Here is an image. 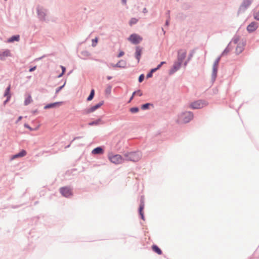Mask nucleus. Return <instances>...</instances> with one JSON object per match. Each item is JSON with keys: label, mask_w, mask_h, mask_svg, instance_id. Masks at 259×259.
I'll return each instance as SVG.
<instances>
[{"label": "nucleus", "mask_w": 259, "mask_h": 259, "mask_svg": "<svg viewBox=\"0 0 259 259\" xmlns=\"http://www.w3.org/2000/svg\"><path fill=\"white\" fill-rule=\"evenodd\" d=\"M124 160L133 162L138 161L142 157V153L140 151L127 152L124 153Z\"/></svg>", "instance_id": "obj_1"}, {"label": "nucleus", "mask_w": 259, "mask_h": 259, "mask_svg": "<svg viewBox=\"0 0 259 259\" xmlns=\"http://www.w3.org/2000/svg\"><path fill=\"white\" fill-rule=\"evenodd\" d=\"M108 158L109 161L115 164H119L124 162V158L119 154H114L112 152H109Z\"/></svg>", "instance_id": "obj_2"}, {"label": "nucleus", "mask_w": 259, "mask_h": 259, "mask_svg": "<svg viewBox=\"0 0 259 259\" xmlns=\"http://www.w3.org/2000/svg\"><path fill=\"white\" fill-rule=\"evenodd\" d=\"M222 57V56H221V55L218 56L213 62L211 78V81L212 83H213L215 81V79L217 78L218 72L219 65Z\"/></svg>", "instance_id": "obj_3"}, {"label": "nucleus", "mask_w": 259, "mask_h": 259, "mask_svg": "<svg viewBox=\"0 0 259 259\" xmlns=\"http://www.w3.org/2000/svg\"><path fill=\"white\" fill-rule=\"evenodd\" d=\"M104 104V101L102 100L100 101L99 103L96 104L95 105L92 106L89 108H85L82 110L80 112L82 115H88L91 113H92L100 108L102 105Z\"/></svg>", "instance_id": "obj_4"}, {"label": "nucleus", "mask_w": 259, "mask_h": 259, "mask_svg": "<svg viewBox=\"0 0 259 259\" xmlns=\"http://www.w3.org/2000/svg\"><path fill=\"white\" fill-rule=\"evenodd\" d=\"M59 192L61 195L65 198H70L73 195L72 189L69 186L61 187L59 189Z\"/></svg>", "instance_id": "obj_5"}, {"label": "nucleus", "mask_w": 259, "mask_h": 259, "mask_svg": "<svg viewBox=\"0 0 259 259\" xmlns=\"http://www.w3.org/2000/svg\"><path fill=\"white\" fill-rule=\"evenodd\" d=\"M194 117V114L191 111H185L181 113L180 118L182 119L184 123L189 122Z\"/></svg>", "instance_id": "obj_6"}, {"label": "nucleus", "mask_w": 259, "mask_h": 259, "mask_svg": "<svg viewBox=\"0 0 259 259\" xmlns=\"http://www.w3.org/2000/svg\"><path fill=\"white\" fill-rule=\"evenodd\" d=\"M145 206V198L143 195L141 196L140 200V204L138 208V213L140 218L144 221L145 220L144 209Z\"/></svg>", "instance_id": "obj_7"}, {"label": "nucleus", "mask_w": 259, "mask_h": 259, "mask_svg": "<svg viewBox=\"0 0 259 259\" xmlns=\"http://www.w3.org/2000/svg\"><path fill=\"white\" fill-rule=\"evenodd\" d=\"M127 40L133 45H138L143 40V37L137 33H132L127 38Z\"/></svg>", "instance_id": "obj_8"}, {"label": "nucleus", "mask_w": 259, "mask_h": 259, "mask_svg": "<svg viewBox=\"0 0 259 259\" xmlns=\"http://www.w3.org/2000/svg\"><path fill=\"white\" fill-rule=\"evenodd\" d=\"M252 2L253 0H243L238 10V14L244 13Z\"/></svg>", "instance_id": "obj_9"}, {"label": "nucleus", "mask_w": 259, "mask_h": 259, "mask_svg": "<svg viewBox=\"0 0 259 259\" xmlns=\"http://www.w3.org/2000/svg\"><path fill=\"white\" fill-rule=\"evenodd\" d=\"M36 11L38 19L42 21H46L47 10L42 7L37 6Z\"/></svg>", "instance_id": "obj_10"}, {"label": "nucleus", "mask_w": 259, "mask_h": 259, "mask_svg": "<svg viewBox=\"0 0 259 259\" xmlns=\"http://www.w3.org/2000/svg\"><path fill=\"white\" fill-rule=\"evenodd\" d=\"M205 101L202 100H198L192 102L190 104V108L192 109H199L203 108Z\"/></svg>", "instance_id": "obj_11"}, {"label": "nucleus", "mask_w": 259, "mask_h": 259, "mask_svg": "<svg viewBox=\"0 0 259 259\" xmlns=\"http://www.w3.org/2000/svg\"><path fill=\"white\" fill-rule=\"evenodd\" d=\"M182 63L178 61H175L172 67L168 71L169 75H171L177 72L181 67Z\"/></svg>", "instance_id": "obj_12"}, {"label": "nucleus", "mask_w": 259, "mask_h": 259, "mask_svg": "<svg viewBox=\"0 0 259 259\" xmlns=\"http://www.w3.org/2000/svg\"><path fill=\"white\" fill-rule=\"evenodd\" d=\"M64 103L63 101H58L47 104L44 107L45 110L55 108L62 105Z\"/></svg>", "instance_id": "obj_13"}, {"label": "nucleus", "mask_w": 259, "mask_h": 259, "mask_svg": "<svg viewBox=\"0 0 259 259\" xmlns=\"http://www.w3.org/2000/svg\"><path fill=\"white\" fill-rule=\"evenodd\" d=\"M143 47L138 46L136 47V51L134 54V57L136 59V60L138 61V63H139L140 60L141 59L142 54V51H143Z\"/></svg>", "instance_id": "obj_14"}, {"label": "nucleus", "mask_w": 259, "mask_h": 259, "mask_svg": "<svg viewBox=\"0 0 259 259\" xmlns=\"http://www.w3.org/2000/svg\"><path fill=\"white\" fill-rule=\"evenodd\" d=\"M187 55V52L186 50L183 51L182 49H180L178 51L177 59L179 62L183 63L184 60L185 59Z\"/></svg>", "instance_id": "obj_15"}, {"label": "nucleus", "mask_w": 259, "mask_h": 259, "mask_svg": "<svg viewBox=\"0 0 259 259\" xmlns=\"http://www.w3.org/2000/svg\"><path fill=\"white\" fill-rule=\"evenodd\" d=\"M105 152V146H98L95 148H94L91 154L93 155H102L104 154Z\"/></svg>", "instance_id": "obj_16"}, {"label": "nucleus", "mask_w": 259, "mask_h": 259, "mask_svg": "<svg viewBox=\"0 0 259 259\" xmlns=\"http://www.w3.org/2000/svg\"><path fill=\"white\" fill-rule=\"evenodd\" d=\"M258 28L257 22L252 21L249 23L246 27V30L249 33H251L255 31Z\"/></svg>", "instance_id": "obj_17"}, {"label": "nucleus", "mask_w": 259, "mask_h": 259, "mask_svg": "<svg viewBox=\"0 0 259 259\" xmlns=\"http://www.w3.org/2000/svg\"><path fill=\"white\" fill-rule=\"evenodd\" d=\"M11 56L12 54L9 49H5L3 52L0 51V60L2 61H5L6 60V57Z\"/></svg>", "instance_id": "obj_18"}, {"label": "nucleus", "mask_w": 259, "mask_h": 259, "mask_svg": "<svg viewBox=\"0 0 259 259\" xmlns=\"http://www.w3.org/2000/svg\"><path fill=\"white\" fill-rule=\"evenodd\" d=\"M27 154V152L25 149H21L19 152L12 155L11 160H14L17 158L23 157Z\"/></svg>", "instance_id": "obj_19"}, {"label": "nucleus", "mask_w": 259, "mask_h": 259, "mask_svg": "<svg viewBox=\"0 0 259 259\" xmlns=\"http://www.w3.org/2000/svg\"><path fill=\"white\" fill-rule=\"evenodd\" d=\"M127 63L126 61L123 60H119L117 63L114 65V68H125L126 67Z\"/></svg>", "instance_id": "obj_20"}, {"label": "nucleus", "mask_w": 259, "mask_h": 259, "mask_svg": "<svg viewBox=\"0 0 259 259\" xmlns=\"http://www.w3.org/2000/svg\"><path fill=\"white\" fill-rule=\"evenodd\" d=\"M104 122L102 120V118L100 117L96 120L90 121L88 123V125L90 126L99 125L101 124H104Z\"/></svg>", "instance_id": "obj_21"}, {"label": "nucleus", "mask_w": 259, "mask_h": 259, "mask_svg": "<svg viewBox=\"0 0 259 259\" xmlns=\"http://www.w3.org/2000/svg\"><path fill=\"white\" fill-rule=\"evenodd\" d=\"M20 35H19V34L13 35L12 36H11L8 39L7 42H9V43H12L15 41L17 42L20 40Z\"/></svg>", "instance_id": "obj_22"}, {"label": "nucleus", "mask_w": 259, "mask_h": 259, "mask_svg": "<svg viewBox=\"0 0 259 259\" xmlns=\"http://www.w3.org/2000/svg\"><path fill=\"white\" fill-rule=\"evenodd\" d=\"M11 84H9V85L6 88L4 94V97H6V98H11L12 97V94L11 92Z\"/></svg>", "instance_id": "obj_23"}, {"label": "nucleus", "mask_w": 259, "mask_h": 259, "mask_svg": "<svg viewBox=\"0 0 259 259\" xmlns=\"http://www.w3.org/2000/svg\"><path fill=\"white\" fill-rule=\"evenodd\" d=\"M151 248L152 250L156 253L158 255H161L162 254V250L159 248V247L156 244H153L151 246Z\"/></svg>", "instance_id": "obj_24"}, {"label": "nucleus", "mask_w": 259, "mask_h": 259, "mask_svg": "<svg viewBox=\"0 0 259 259\" xmlns=\"http://www.w3.org/2000/svg\"><path fill=\"white\" fill-rule=\"evenodd\" d=\"M136 93H139V96L141 97L143 95V93L141 91V90H136V91H135L131 97L130 98L128 101H127V103H130V102H131V101L133 100L134 98V96L136 95Z\"/></svg>", "instance_id": "obj_25"}, {"label": "nucleus", "mask_w": 259, "mask_h": 259, "mask_svg": "<svg viewBox=\"0 0 259 259\" xmlns=\"http://www.w3.org/2000/svg\"><path fill=\"white\" fill-rule=\"evenodd\" d=\"M150 106H153V104L151 103H146L141 105V108L143 110H147L150 109Z\"/></svg>", "instance_id": "obj_26"}, {"label": "nucleus", "mask_w": 259, "mask_h": 259, "mask_svg": "<svg viewBox=\"0 0 259 259\" xmlns=\"http://www.w3.org/2000/svg\"><path fill=\"white\" fill-rule=\"evenodd\" d=\"M244 49V48L241 45V44H238L235 49V53L239 55L243 52Z\"/></svg>", "instance_id": "obj_27"}, {"label": "nucleus", "mask_w": 259, "mask_h": 259, "mask_svg": "<svg viewBox=\"0 0 259 259\" xmlns=\"http://www.w3.org/2000/svg\"><path fill=\"white\" fill-rule=\"evenodd\" d=\"M156 71H157V69H156L155 67L150 69L146 75V79L152 77L153 73Z\"/></svg>", "instance_id": "obj_28"}, {"label": "nucleus", "mask_w": 259, "mask_h": 259, "mask_svg": "<svg viewBox=\"0 0 259 259\" xmlns=\"http://www.w3.org/2000/svg\"><path fill=\"white\" fill-rule=\"evenodd\" d=\"M95 95V91L94 89H92L90 91L89 95L88 96V97L87 98V101L88 102L92 101L93 99V98H94Z\"/></svg>", "instance_id": "obj_29"}, {"label": "nucleus", "mask_w": 259, "mask_h": 259, "mask_svg": "<svg viewBox=\"0 0 259 259\" xmlns=\"http://www.w3.org/2000/svg\"><path fill=\"white\" fill-rule=\"evenodd\" d=\"M33 101L31 95L29 94L28 96L25 98L24 102L25 106H27Z\"/></svg>", "instance_id": "obj_30"}, {"label": "nucleus", "mask_w": 259, "mask_h": 259, "mask_svg": "<svg viewBox=\"0 0 259 259\" xmlns=\"http://www.w3.org/2000/svg\"><path fill=\"white\" fill-rule=\"evenodd\" d=\"M231 41H230L228 45L227 46V47H226V48L224 50V51L222 52V53L221 54V56H224L226 55L228 53H229L230 50H231V49L229 48L230 47V45L231 44Z\"/></svg>", "instance_id": "obj_31"}, {"label": "nucleus", "mask_w": 259, "mask_h": 259, "mask_svg": "<svg viewBox=\"0 0 259 259\" xmlns=\"http://www.w3.org/2000/svg\"><path fill=\"white\" fill-rule=\"evenodd\" d=\"M24 127L28 129L30 131L32 132V131H35L37 130L39 127V125H37L35 127L33 128V127H31L29 124H28L27 123H25L24 124Z\"/></svg>", "instance_id": "obj_32"}, {"label": "nucleus", "mask_w": 259, "mask_h": 259, "mask_svg": "<svg viewBox=\"0 0 259 259\" xmlns=\"http://www.w3.org/2000/svg\"><path fill=\"white\" fill-rule=\"evenodd\" d=\"M112 85L109 84H108L107 85V87L105 89V94L106 95H109L111 94V90H112Z\"/></svg>", "instance_id": "obj_33"}, {"label": "nucleus", "mask_w": 259, "mask_h": 259, "mask_svg": "<svg viewBox=\"0 0 259 259\" xmlns=\"http://www.w3.org/2000/svg\"><path fill=\"white\" fill-rule=\"evenodd\" d=\"M129 110L131 113L135 114L139 111V108L138 106H134L130 108Z\"/></svg>", "instance_id": "obj_34"}, {"label": "nucleus", "mask_w": 259, "mask_h": 259, "mask_svg": "<svg viewBox=\"0 0 259 259\" xmlns=\"http://www.w3.org/2000/svg\"><path fill=\"white\" fill-rule=\"evenodd\" d=\"M66 83V80H65L63 85L58 87L55 91V94H58L65 87Z\"/></svg>", "instance_id": "obj_35"}, {"label": "nucleus", "mask_w": 259, "mask_h": 259, "mask_svg": "<svg viewBox=\"0 0 259 259\" xmlns=\"http://www.w3.org/2000/svg\"><path fill=\"white\" fill-rule=\"evenodd\" d=\"M138 21V19L136 18H132L129 21V25L132 26L136 24Z\"/></svg>", "instance_id": "obj_36"}, {"label": "nucleus", "mask_w": 259, "mask_h": 259, "mask_svg": "<svg viewBox=\"0 0 259 259\" xmlns=\"http://www.w3.org/2000/svg\"><path fill=\"white\" fill-rule=\"evenodd\" d=\"M240 39V36L238 35L235 34L233 38L232 39V41L235 44H238V42Z\"/></svg>", "instance_id": "obj_37"}, {"label": "nucleus", "mask_w": 259, "mask_h": 259, "mask_svg": "<svg viewBox=\"0 0 259 259\" xmlns=\"http://www.w3.org/2000/svg\"><path fill=\"white\" fill-rule=\"evenodd\" d=\"M81 54L84 57H88L91 55V53L87 50L81 51Z\"/></svg>", "instance_id": "obj_38"}, {"label": "nucleus", "mask_w": 259, "mask_h": 259, "mask_svg": "<svg viewBox=\"0 0 259 259\" xmlns=\"http://www.w3.org/2000/svg\"><path fill=\"white\" fill-rule=\"evenodd\" d=\"M98 42V38L97 37H95L92 40V46L95 47L97 46Z\"/></svg>", "instance_id": "obj_39"}, {"label": "nucleus", "mask_w": 259, "mask_h": 259, "mask_svg": "<svg viewBox=\"0 0 259 259\" xmlns=\"http://www.w3.org/2000/svg\"><path fill=\"white\" fill-rule=\"evenodd\" d=\"M145 77V76L144 75V74L142 73V74H141L139 76V77H138V81L139 83H141L143 81V80H144V78Z\"/></svg>", "instance_id": "obj_40"}, {"label": "nucleus", "mask_w": 259, "mask_h": 259, "mask_svg": "<svg viewBox=\"0 0 259 259\" xmlns=\"http://www.w3.org/2000/svg\"><path fill=\"white\" fill-rule=\"evenodd\" d=\"M195 53V50L193 49V50H192L189 53V55L188 56V58H187V59H188V61H190L192 57H193L194 54Z\"/></svg>", "instance_id": "obj_41"}, {"label": "nucleus", "mask_w": 259, "mask_h": 259, "mask_svg": "<svg viewBox=\"0 0 259 259\" xmlns=\"http://www.w3.org/2000/svg\"><path fill=\"white\" fill-rule=\"evenodd\" d=\"M166 61H161L159 64H158L155 68L157 69V71L159 70L163 65L166 64Z\"/></svg>", "instance_id": "obj_42"}, {"label": "nucleus", "mask_w": 259, "mask_h": 259, "mask_svg": "<svg viewBox=\"0 0 259 259\" xmlns=\"http://www.w3.org/2000/svg\"><path fill=\"white\" fill-rule=\"evenodd\" d=\"M183 9L187 10L191 8V5L189 3H185L183 6Z\"/></svg>", "instance_id": "obj_43"}, {"label": "nucleus", "mask_w": 259, "mask_h": 259, "mask_svg": "<svg viewBox=\"0 0 259 259\" xmlns=\"http://www.w3.org/2000/svg\"><path fill=\"white\" fill-rule=\"evenodd\" d=\"M253 18L255 20L259 21V12H255L253 14Z\"/></svg>", "instance_id": "obj_44"}, {"label": "nucleus", "mask_w": 259, "mask_h": 259, "mask_svg": "<svg viewBox=\"0 0 259 259\" xmlns=\"http://www.w3.org/2000/svg\"><path fill=\"white\" fill-rule=\"evenodd\" d=\"M239 44H241V45L244 48V47L246 45V40L245 39H242L241 41Z\"/></svg>", "instance_id": "obj_45"}, {"label": "nucleus", "mask_w": 259, "mask_h": 259, "mask_svg": "<svg viewBox=\"0 0 259 259\" xmlns=\"http://www.w3.org/2000/svg\"><path fill=\"white\" fill-rule=\"evenodd\" d=\"M124 55V52H123V51H119V52H118V54L117 55V58H120L122 56H123V55Z\"/></svg>", "instance_id": "obj_46"}, {"label": "nucleus", "mask_w": 259, "mask_h": 259, "mask_svg": "<svg viewBox=\"0 0 259 259\" xmlns=\"http://www.w3.org/2000/svg\"><path fill=\"white\" fill-rule=\"evenodd\" d=\"M36 69V66H30L29 68V72H33L35 71Z\"/></svg>", "instance_id": "obj_47"}, {"label": "nucleus", "mask_w": 259, "mask_h": 259, "mask_svg": "<svg viewBox=\"0 0 259 259\" xmlns=\"http://www.w3.org/2000/svg\"><path fill=\"white\" fill-rule=\"evenodd\" d=\"M60 68L61 69V72L64 73H65L66 71V68L65 66H63V65H60Z\"/></svg>", "instance_id": "obj_48"}, {"label": "nucleus", "mask_w": 259, "mask_h": 259, "mask_svg": "<svg viewBox=\"0 0 259 259\" xmlns=\"http://www.w3.org/2000/svg\"><path fill=\"white\" fill-rule=\"evenodd\" d=\"M23 118V116H19L17 119L16 120V121H15V123L17 124L18 123L20 120H22V119Z\"/></svg>", "instance_id": "obj_49"}, {"label": "nucleus", "mask_w": 259, "mask_h": 259, "mask_svg": "<svg viewBox=\"0 0 259 259\" xmlns=\"http://www.w3.org/2000/svg\"><path fill=\"white\" fill-rule=\"evenodd\" d=\"M170 19H169V18H167L165 22V25L166 26H169V22H170Z\"/></svg>", "instance_id": "obj_50"}, {"label": "nucleus", "mask_w": 259, "mask_h": 259, "mask_svg": "<svg viewBox=\"0 0 259 259\" xmlns=\"http://www.w3.org/2000/svg\"><path fill=\"white\" fill-rule=\"evenodd\" d=\"M170 10H167L166 12V17H167V18H169V19H170Z\"/></svg>", "instance_id": "obj_51"}, {"label": "nucleus", "mask_w": 259, "mask_h": 259, "mask_svg": "<svg viewBox=\"0 0 259 259\" xmlns=\"http://www.w3.org/2000/svg\"><path fill=\"white\" fill-rule=\"evenodd\" d=\"M10 100L11 99L10 98H6V99L3 102L4 105H5L8 102H9L10 101Z\"/></svg>", "instance_id": "obj_52"}, {"label": "nucleus", "mask_w": 259, "mask_h": 259, "mask_svg": "<svg viewBox=\"0 0 259 259\" xmlns=\"http://www.w3.org/2000/svg\"><path fill=\"white\" fill-rule=\"evenodd\" d=\"M121 2L122 5L125 6L126 5L127 0H121Z\"/></svg>", "instance_id": "obj_53"}, {"label": "nucleus", "mask_w": 259, "mask_h": 259, "mask_svg": "<svg viewBox=\"0 0 259 259\" xmlns=\"http://www.w3.org/2000/svg\"><path fill=\"white\" fill-rule=\"evenodd\" d=\"M65 73H63V72H61L60 73H59V74L57 76V77L58 78H60L62 76H63L64 75Z\"/></svg>", "instance_id": "obj_54"}, {"label": "nucleus", "mask_w": 259, "mask_h": 259, "mask_svg": "<svg viewBox=\"0 0 259 259\" xmlns=\"http://www.w3.org/2000/svg\"><path fill=\"white\" fill-rule=\"evenodd\" d=\"M82 137H74L73 140L71 141V143H72L73 141L76 140V139H80Z\"/></svg>", "instance_id": "obj_55"}, {"label": "nucleus", "mask_w": 259, "mask_h": 259, "mask_svg": "<svg viewBox=\"0 0 259 259\" xmlns=\"http://www.w3.org/2000/svg\"><path fill=\"white\" fill-rule=\"evenodd\" d=\"M37 112H38V111H37V109H35V110H34L32 111V114H33V115L36 114Z\"/></svg>", "instance_id": "obj_56"}, {"label": "nucleus", "mask_w": 259, "mask_h": 259, "mask_svg": "<svg viewBox=\"0 0 259 259\" xmlns=\"http://www.w3.org/2000/svg\"><path fill=\"white\" fill-rule=\"evenodd\" d=\"M20 205H12L11 207L13 209H16L20 207Z\"/></svg>", "instance_id": "obj_57"}, {"label": "nucleus", "mask_w": 259, "mask_h": 259, "mask_svg": "<svg viewBox=\"0 0 259 259\" xmlns=\"http://www.w3.org/2000/svg\"><path fill=\"white\" fill-rule=\"evenodd\" d=\"M113 78V77L112 76H107V79L108 80H110L112 78Z\"/></svg>", "instance_id": "obj_58"}, {"label": "nucleus", "mask_w": 259, "mask_h": 259, "mask_svg": "<svg viewBox=\"0 0 259 259\" xmlns=\"http://www.w3.org/2000/svg\"><path fill=\"white\" fill-rule=\"evenodd\" d=\"M46 56V55H44L42 56L41 57L38 58L36 60H40V59L44 58V57H45Z\"/></svg>", "instance_id": "obj_59"}, {"label": "nucleus", "mask_w": 259, "mask_h": 259, "mask_svg": "<svg viewBox=\"0 0 259 259\" xmlns=\"http://www.w3.org/2000/svg\"><path fill=\"white\" fill-rule=\"evenodd\" d=\"M189 62V61H188V59H187V60L184 62V65L186 66L187 65V63Z\"/></svg>", "instance_id": "obj_60"}, {"label": "nucleus", "mask_w": 259, "mask_h": 259, "mask_svg": "<svg viewBox=\"0 0 259 259\" xmlns=\"http://www.w3.org/2000/svg\"><path fill=\"white\" fill-rule=\"evenodd\" d=\"M39 218H40V216L38 215V216H37V217H35L33 218V219H33V220H34V219H37V220H38Z\"/></svg>", "instance_id": "obj_61"}, {"label": "nucleus", "mask_w": 259, "mask_h": 259, "mask_svg": "<svg viewBox=\"0 0 259 259\" xmlns=\"http://www.w3.org/2000/svg\"><path fill=\"white\" fill-rule=\"evenodd\" d=\"M147 12H148V11H147V10L146 8H145L143 9V13H147Z\"/></svg>", "instance_id": "obj_62"}, {"label": "nucleus", "mask_w": 259, "mask_h": 259, "mask_svg": "<svg viewBox=\"0 0 259 259\" xmlns=\"http://www.w3.org/2000/svg\"><path fill=\"white\" fill-rule=\"evenodd\" d=\"M70 144H71V143H70V144H69V145H68L67 146H66L65 147V148H68V147H70Z\"/></svg>", "instance_id": "obj_63"}, {"label": "nucleus", "mask_w": 259, "mask_h": 259, "mask_svg": "<svg viewBox=\"0 0 259 259\" xmlns=\"http://www.w3.org/2000/svg\"><path fill=\"white\" fill-rule=\"evenodd\" d=\"M162 31H163V33H164V34H165V30H164V29H163V28H162Z\"/></svg>", "instance_id": "obj_64"}]
</instances>
